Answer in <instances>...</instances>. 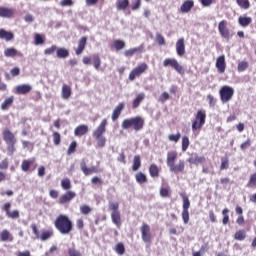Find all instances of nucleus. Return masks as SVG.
I'll list each match as a JSON object with an SVG mask.
<instances>
[{
	"label": "nucleus",
	"instance_id": "1",
	"mask_svg": "<svg viewBox=\"0 0 256 256\" xmlns=\"http://www.w3.org/2000/svg\"><path fill=\"white\" fill-rule=\"evenodd\" d=\"M54 227L61 235H69L73 231V221H71L69 216L60 214L54 221Z\"/></svg>",
	"mask_w": 256,
	"mask_h": 256
},
{
	"label": "nucleus",
	"instance_id": "2",
	"mask_svg": "<svg viewBox=\"0 0 256 256\" xmlns=\"http://www.w3.org/2000/svg\"><path fill=\"white\" fill-rule=\"evenodd\" d=\"M177 151H169L166 157V165L169 167L171 173H183L185 171V160H179L177 164Z\"/></svg>",
	"mask_w": 256,
	"mask_h": 256
},
{
	"label": "nucleus",
	"instance_id": "3",
	"mask_svg": "<svg viewBox=\"0 0 256 256\" xmlns=\"http://www.w3.org/2000/svg\"><path fill=\"white\" fill-rule=\"evenodd\" d=\"M107 131V119H103L98 127L93 131L92 136L96 140V149H103L107 145V138L105 132Z\"/></svg>",
	"mask_w": 256,
	"mask_h": 256
},
{
	"label": "nucleus",
	"instance_id": "4",
	"mask_svg": "<svg viewBox=\"0 0 256 256\" xmlns=\"http://www.w3.org/2000/svg\"><path fill=\"white\" fill-rule=\"evenodd\" d=\"M122 129H133V131H142L145 127V119L141 116L124 119L121 125Z\"/></svg>",
	"mask_w": 256,
	"mask_h": 256
},
{
	"label": "nucleus",
	"instance_id": "5",
	"mask_svg": "<svg viewBox=\"0 0 256 256\" xmlns=\"http://www.w3.org/2000/svg\"><path fill=\"white\" fill-rule=\"evenodd\" d=\"M3 141L7 145V153L8 155H15V151H17V138L15 137V134L11 132L9 129H4L2 132Z\"/></svg>",
	"mask_w": 256,
	"mask_h": 256
},
{
	"label": "nucleus",
	"instance_id": "6",
	"mask_svg": "<svg viewBox=\"0 0 256 256\" xmlns=\"http://www.w3.org/2000/svg\"><path fill=\"white\" fill-rule=\"evenodd\" d=\"M109 211H111V221L118 229H121V212L119 211V202H110L108 205Z\"/></svg>",
	"mask_w": 256,
	"mask_h": 256
},
{
	"label": "nucleus",
	"instance_id": "7",
	"mask_svg": "<svg viewBox=\"0 0 256 256\" xmlns=\"http://www.w3.org/2000/svg\"><path fill=\"white\" fill-rule=\"evenodd\" d=\"M207 119V112L203 109L197 111L195 120L192 122V131H201Z\"/></svg>",
	"mask_w": 256,
	"mask_h": 256
},
{
	"label": "nucleus",
	"instance_id": "8",
	"mask_svg": "<svg viewBox=\"0 0 256 256\" xmlns=\"http://www.w3.org/2000/svg\"><path fill=\"white\" fill-rule=\"evenodd\" d=\"M220 100L223 103H229L231 99H233V96L235 95V89L231 86H222L219 90Z\"/></svg>",
	"mask_w": 256,
	"mask_h": 256
},
{
	"label": "nucleus",
	"instance_id": "9",
	"mask_svg": "<svg viewBox=\"0 0 256 256\" xmlns=\"http://www.w3.org/2000/svg\"><path fill=\"white\" fill-rule=\"evenodd\" d=\"M149 69V65L143 62L140 65L134 67L129 73L128 79L129 81H135L136 77H141L143 73H145Z\"/></svg>",
	"mask_w": 256,
	"mask_h": 256
},
{
	"label": "nucleus",
	"instance_id": "10",
	"mask_svg": "<svg viewBox=\"0 0 256 256\" xmlns=\"http://www.w3.org/2000/svg\"><path fill=\"white\" fill-rule=\"evenodd\" d=\"M163 67H172V69H175L177 73H179L180 75L185 74V70L183 69V66H181V64H179V61H177V59L175 58L164 59Z\"/></svg>",
	"mask_w": 256,
	"mask_h": 256
},
{
	"label": "nucleus",
	"instance_id": "11",
	"mask_svg": "<svg viewBox=\"0 0 256 256\" xmlns=\"http://www.w3.org/2000/svg\"><path fill=\"white\" fill-rule=\"evenodd\" d=\"M183 205H182V219L184 224L187 225L189 223V208L191 207V201H189V197L181 194Z\"/></svg>",
	"mask_w": 256,
	"mask_h": 256
},
{
	"label": "nucleus",
	"instance_id": "12",
	"mask_svg": "<svg viewBox=\"0 0 256 256\" xmlns=\"http://www.w3.org/2000/svg\"><path fill=\"white\" fill-rule=\"evenodd\" d=\"M218 31L222 39H226V41H229V39L233 37V34H231V30H229V27H227V20H221L219 22Z\"/></svg>",
	"mask_w": 256,
	"mask_h": 256
},
{
	"label": "nucleus",
	"instance_id": "13",
	"mask_svg": "<svg viewBox=\"0 0 256 256\" xmlns=\"http://www.w3.org/2000/svg\"><path fill=\"white\" fill-rule=\"evenodd\" d=\"M2 210L8 219H19L21 217L19 210H11V202H5L2 206Z\"/></svg>",
	"mask_w": 256,
	"mask_h": 256
},
{
	"label": "nucleus",
	"instance_id": "14",
	"mask_svg": "<svg viewBox=\"0 0 256 256\" xmlns=\"http://www.w3.org/2000/svg\"><path fill=\"white\" fill-rule=\"evenodd\" d=\"M75 197H77V194L74 191L67 190L66 193L59 197L58 203L60 205H67V203H71Z\"/></svg>",
	"mask_w": 256,
	"mask_h": 256
},
{
	"label": "nucleus",
	"instance_id": "15",
	"mask_svg": "<svg viewBox=\"0 0 256 256\" xmlns=\"http://www.w3.org/2000/svg\"><path fill=\"white\" fill-rule=\"evenodd\" d=\"M80 169L82 173H84L85 177H89V175H93V173H99L101 170L97 168V166L87 167V162L85 160H81Z\"/></svg>",
	"mask_w": 256,
	"mask_h": 256
},
{
	"label": "nucleus",
	"instance_id": "16",
	"mask_svg": "<svg viewBox=\"0 0 256 256\" xmlns=\"http://www.w3.org/2000/svg\"><path fill=\"white\" fill-rule=\"evenodd\" d=\"M140 231L142 235V241L144 243H151V239H153L151 236V227L148 224H143L140 227Z\"/></svg>",
	"mask_w": 256,
	"mask_h": 256
},
{
	"label": "nucleus",
	"instance_id": "17",
	"mask_svg": "<svg viewBox=\"0 0 256 256\" xmlns=\"http://www.w3.org/2000/svg\"><path fill=\"white\" fill-rule=\"evenodd\" d=\"M0 17L3 19H13V17H15V9L0 6Z\"/></svg>",
	"mask_w": 256,
	"mask_h": 256
},
{
	"label": "nucleus",
	"instance_id": "18",
	"mask_svg": "<svg viewBox=\"0 0 256 256\" xmlns=\"http://www.w3.org/2000/svg\"><path fill=\"white\" fill-rule=\"evenodd\" d=\"M35 157L30 158V159H24L21 163V171L24 173H29V171H32L31 168L33 165H35Z\"/></svg>",
	"mask_w": 256,
	"mask_h": 256
},
{
	"label": "nucleus",
	"instance_id": "19",
	"mask_svg": "<svg viewBox=\"0 0 256 256\" xmlns=\"http://www.w3.org/2000/svg\"><path fill=\"white\" fill-rule=\"evenodd\" d=\"M216 69L218 73H225V69H227V63L225 62V55H221L216 59Z\"/></svg>",
	"mask_w": 256,
	"mask_h": 256
},
{
	"label": "nucleus",
	"instance_id": "20",
	"mask_svg": "<svg viewBox=\"0 0 256 256\" xmlns=\"http://www.w3.org/2000/svg\"><path fill=\"white\" fill-rule=\"evenodd\" d=\"M33 87L29 84H21L16 86L15 93L17 95H27V93H31Z\"/></svg>",
	"mask_w": 256,
	"mask_h": 256
},
{
	"label": "nucleus",
	"instance_id": "21",
	"mask_svg": "<svg viewBox=\"0 0 256 256\" xmlns=\"http://www.w3.org/2000/svg\"><path fill=\"white\" fill-rule=\"evenodd\" d=\"M176 53L178 57L185 55V38H179L176 42Z\"/></svg>",
	"mask_w": 256,
	"mask_h": 256
},
{
	"label": "nucleus",
	"instance_id": "22",
	"mask_svg": "<svg viewBox=\"0 0 256 256\" xmlns=\"http://www.w3.org/2000/svg\"><path fill=\"white\" fill-rule=\"evenodd\" d=\"M125 109V103L120 102L115 109L112 112V116L111 119L112 121H117V119H119V117H121V113L122 111Z\"/></svg>",
	"mask_w": 256,
	"mask_h": 256
},
{
	"label": "nucleus",
	"instance_id": "23",
	"mask_svg": "<svg viewBox=\"0 0 256 256\" xmlns=\"http://www.w3.org/2000/svg\"><path fill=\"white\" fill-rule=\"evenodd\" d=\"M125 109V103L120 102L115 109L112 112V116L111 119L112 121H117V119H119V117H121V113L122 111Z\"/></svg>",
	"mask_w": 256,
	"mask_h": 256
},
{
	"label": "nucleus",
	"instance_id": "24",
	"mask_svg": "<svg viewBox=\"0 0 256 256\" xmlns=\"http://www.w3.org/2000/svg\"><path fill=\"white\" fill-rule=\"evenodd\" d=\"M125 109V103L120 102L115 109L112 112V116L111 119L112 121H117V119H119V117H121V113L122 111Z\"/></svg>",
	"mask_w": 256,
	"mask_h": 256
},
{
	"label": "nucleus",
	"instance_id": "25",
	"mask_svg": "<svg viewBox=\"0 0 256 256\" xmlns=\"http://www.w3.org/2000/svg\"><path fill=\"white\" fill-rule=\"evenodd\" d=\"M14 237L13 234H11V232L7 229H4L0 232V241H2L3 243H6L7 241L9 243H12V241H14Z\"/></svg>",
	"mask_w": 256,
	"mask_h": 256
},
{
	"label": "nucleus",
	"instance_id": "26",
	"mask_svg": "<svg viewBox=\"0 0 256 256\" xmlns=\"http://www.w3.org/2000/svg\"><path fill=\"white\" fill-rule=\"evenodd\" d=\"M89 133V126L82 124L75 128L74 135L75 137H83V135H87Z\"/></svg>",
	"mask_w": 256,
	"mask_h": 256
},
{
	"label": "nucleus",
	"instance_id": "27",
	"mask_svg": "<svg viewBox=\"0 0 256 256\" xmlns=\"http://www.w3.org/2000/svg\"><path fill=\"white\" fill-rule=\"evenodd\" d=\"M87 45V37L83 36L78 41V47L75 50L76 55H81L85 51V46Z\"/></svg>",
	"mask_w": 256,
	"mask_h": 256
},
{
	"label": "nucleus",
	"instance_id": "28",
	"mask_svg": "<svg viewBox=\"0 0 256 256\" xmlns=\"http://www.w3.org/2000/svg\"><path fill=\"white\" fill-rule=\"evenodd\" d=\"M15 102V96H9L7 97L0 105V109L2 111H7L9 109V107H11L13 105V103Z\"/></svg>",
	"mask_w": 256,
	"mask_h": 256
},
{
	"label": "nucleus",
	"instance_id": "29",
	"mask_svg": "<svg viewBox=\"0 0 256 256\" xmlns=\"http://www.w3.org/2000/svg\"><path fill=\"white\" fill-rule=\"evenodd\" d=\"M148 171L152 179H157V177H159V174L161 173V168H159L157 164H150Z\"/></svg>",
	"mask_w": 256,
	"mask_h": 256
},
{
	"label": "nucleus",
	"instance_id": "30",
	"mask_svg": "<svg viewBox=\"0 0 256 256\" xmlns=\"http://www.w3.org/2000/svg\"><path fill=\"white\" fill-rule=\"evenodd\" d=\"M192 7H195V2L193 0H186L180 7L181 13H189Z\"/></svg>",
	"mask_w": 256,
	"mask_h": 256
},
{
	"label": "nucleus",
	"instance_id": "31",
	"mask_svg": "<svg viewBox=\"0 0 256 256\" xmlns=\"http://www.w3.org/2000/svg\"><path fill=\"white\" fill-rule=\"evenodd\" d=\"M0 39H5L7 42L13 41L15 39V35L11 31H7L5 29H0Z\"/></svg>",
	"mask_w": 256,
	"mask_h": 256
},
{
	"label": "nucleus",
	"instance_id": "32",
	"mask_svg": "<svg viewBox=\"0 0 256 256\" xmlns=\"http://www.w3.org/2000/svg\"><path fill=\"white\" fill-rule=\"evenodd\" d=\"M205 161H206L205 156H197V155L191 156L188 159V163H190L191 165H199V163H205Z\"/></svg>",
	"mask_w": 256,
	"mask_h": 256
},
{
	"label": "nucleus",
	"instance_id": "33",
	"mask_svg": "<svg viewBox=\"0 0 256 256\" xmlns=\"http://www.w3.org/2000/svg\"><path fill=\"white\" fill-rule=\"evenodd\" d=\"M238 23L241 27H249L250 23H253V19L249 16H240Z\"/></svg>",
	"mask_w": 256,
	"mask_h": 256
},
{
	"label": "nucleus",
	"instance_id": "34",
	"mask_svg": "<svg viewBox=\"0 0 256 256\" xmlns=\"http://www.w3.org/2000/svg\"><path fill=\"white\" fill-rule=\"evenodd\" d=\"M234 239L236 241H245L247 239V231L245 229L237 230L234 234Z\"/></svg>",
	"mask_w": 256,
	"mask_h": 256
},
{
	"label": "nucleus",
	"instance_id": "35",
	"mask_svg": "<svg viewBox=\"0 0 256 256\" xmlns=\"http://www.w3.org/2000/svg\"><path fill=\"white\" fill-rule=\"evenodd\" d=\"M135 53H143V46L131 48V49L124 51L125 57H133V55H135Z\"/></svg>",
	"mask_w": 256,
	"mask_h": 256
},
{
	"label": "nucleus",
	"instance_id": "36",
	"mask_svg": "<svg viewBox=\"0 0 256 256\" xmlns=\"http://www.w3.org/2000/svg\"><path fill=\"white\" fill-rule=\"evenodd\" d=\"M135 179L138 185H145V183H147V175H145L143 172H137L135 174Z\"/></svg>",
	"mask_w": 256,
	"mask_h": 256
},
{
	"label": "nucleus",
	"instance_id": "37",
	"mask_svg": "<svg viewBox=\"0 0 256 256\" xmlns=\"http://www.w3.org/2000/svg\"><path fill=\"white\" fill-rule=\"evenodd\" d=\"M56 56L58 59H67L69 57V50L66 48H57Z\"/></svg>",
	"mask_w": 256,
	"mask_h": 256
},
{
	"label": "nucleus",
	"instance_id": "38",
	"mask_svg": "<svg viewBox=\"0 0 256 256\" xmlns=\"http://www.w3.org/2000/svg\"><path fill=\"white\" fill-rule=\"evenodd\" d=\"M129 7V0H118L116 2L117 11H125Z\"/></svg>",
	"mask_w": 256,
	"mask_h": 256
},
{
	"label": "nucleus",
	"instance_id": "39",
	"mask_svg": "<svg viewBox=\"0 0 256 256\" xmlns=\"http://www.w3.org/2000/svg\"><path fill=\"white\" fill-rule=\"evenodd\" d=\"M62 99H69L71 97V87L67 84H64L62 86V92H61Z\"/></svg>",
	"mask_w": 256,
	"mask_h": 256
},
{
	"label": "nucleus",
	"instance_id": "40",
	"mask_svg": "<svg viewBox=\"0 0 256 256\" xmlns=\"http://www.w3.org/2000/svg\"><path fill=\"white\" fill-rule=\"evenodd\" d=\"M141 168V156L135 155L133 158L132 171H139Z\"/></svg>",
	"mask_w": 256,
	"mask_h": 256
},
{
	"label": "nucleus",
	"instance_id": "41",
	"mask_svg": "<svg viewBox=\"0 0 256 256\" xmlns=\"http://www.w3.org/2000/svg\"><path fill=\"white\" fill-rule=\"evenodd\" d=\"M53 236V230H43L40 234V241H47Z\"/></svg>",
	"mask_w": 256,
	"mask_h": 256
},
{
	"label": "nucleus",
	"instance_id": "42",
	"mask_svg": "<svg viewBox=\"0 0 256 256\" xmlns=\"http://www.w3.org/2000/svg\"><path fill=\"white\" fill-rule=\"evenodd\" d=\"M144 99H145V94L143 93L138 94L137 97L132 102L133 109H137V107L141 105V101H143Z\"/></svg>",
	"mask_w": 256,
	"mask_h": 256
},
{
	"label": "nucleus",
	"instance_id": "43",
	"mask_svg": "<svg viewBox=\"0 0 256 256\" xmlns=\"http://www.w3.org/2000/svg\"><path fill=\"white\" fill-rule=\"evenodd\" d=\"M236 3L240 9H244V11H247L251 7V2L249 0H236Z\"/></svg>",
	"mask_w": 256,
	"mask_h": 256
},
{
	"label": "nucleus",
	"instance_id": "44",
	"mask_svg": "<svg viewBox=\"0 0 256 256\" xmlns=\"http://www.w3.org/2000/svg\"><path fill=\"white\" fill-rule=\"evenodd\" d=\"M247 187L249 189H256V172L250 175V178L247 182Z\"/></svg>",
	"mask_w": 256,
	"mask_h": 256
},
{
	"label": "nucleus",
	"instance_id": "45",
	"mask_svg": "<svg viewBox=\"0 0 256 256\" xmlns=\"http://www.w3.org/2000/svg\"><path fill=\"white\" fill-rule=\"evenodd\" d=\"M5 57H17L19 55V52L15 48H6L4 50Z\"/></svg>",
	"mask_w": 256,
	"mask_h": 256
},
{
	"label": "nucleus",
	"instance_id": "46",
	"mask_svg": "<svg viewBox=\"0 0 256 256\" xmlns=\"http://www.w3.org/2000/svg\"><path fill=\"white\" fill-rule=\"evenodd\" d=\"M92 63L94 68L96 70H99V68L101 67V57L99 56V54H94L92 56Z\"/></svg>",
	"mask_w": 256,
	"mask_h": 256
},
{
	"label": "nucleus",
	"instance_id": "47",
	"mask_svg": "<svg viewBox=\"0 0 256 256\" xmlns=\"http://www.w3.org/2000/svg\"><path fill=\"white\" fill-rule=\"evenodd\" d=\"M52 139H53V144L58 147V145H61V134L57 131H54L52 133Z\"/></svg>",
	"mask_w": 256,
	"mask_h": 256
},
{
	"label": "nucleus",
	"instance_id": "48",
	"mask_svg": "<svg viewBox=\"0 0 256 256\" xmlns=\"http://www.w3.org/2000/svg\"><path fill=\"white\" fill-rule=\"evenodd\" d=\"M61 187L64 191H70L69 189H71V180L69 178L62 179Z\"/></svg>",
	"mask_w": 256,
	"mask_h": 256
},
{
	"label": "nucleus",
	"instance_id": "49",
	"mask_svg": "<svg viewBox=\"0 0 256 256\" xmlns=\"http://www.w3.org/2000/svg\"><path fill=\"white\" fill-rule=\"evenodd\" d=\"M237 69L239 73H243V71H247V69H249V62L241 61L240 63H238Z\"/></svg>",
	"mask_w": 256,
	"mask_h": 256
},
{
	"label": "nucleus",
	"instance_id": "50",
	"mask_svg": "<svg viewBox=\"0 0 256 256\" xmlns=\"http://www.w3.org/2000/svg\"><path fill=\"white\" fill-rule=\"evenodd\" d=\"M180 139H181V132L168 135V141H171L172 143H179Z\"/></svg>",
	"mask_w": 256,
	"mask_h": 256
},
{
	"label": "nucleus",
	"instance_id": "51",
	"mask_svg": "<svg viewBox=\"0 0 256 256\" xmlns=\"http://www.w3.org/2000/svg\"><path fill=\"white\" fill-rule=\"evenodd\" d=\"M34 43L35 45H43V43H45V36L41 34H35Z\"/></svg>",
	"mask_w": 256,
	"mask_h": 256
},
{
	"label": "nucleus",
	"instance_id": "52",
	"mask_svg": "<svg viewBox=\"0 0 256 256\" xmlns=\"http://www.w3.org/2000/svg\"><path fill=\"white\" fill-rule=\"evenodd\" d=\"M115 251L118 255H124L125 254V245L123 243L119 242L115 246Z\"/></svg>",
	"mask_w": 256,
	"mask_h": 256
},
{
	"label": "nucleus",
	"instance_id": "53",
	"mask_svg": "<svg viewBox=\"0 0 256 256\" xmlns=\"http://www.w3.org/2000/svg\"><path fill=\"white\" fill-rule=\"evenodd\" d=\"M114 49H116V51H121V49H125V42L123 40H115Z\"/></svg>",
	"mask_w": 256,
	"mask_h": 256
},
{
	"label": "nucleus",
	"instance_id": "54",
	"mask_svg": "<svg viewBox=\"0 0 256 256\" xmlns=\"http://www.w3.org/2000/svg\"><path fill=\"white\" fill-rule=\"evenodd\" d=\"M77 149V142L72 141L67 149V155H73Z\"/></svg>",
	"mask_w": 256,
	"mask_h": 256
},
{
	"label": "nucleus",
	"instance_id": "55",
	"mask_svg": "<svg viewBox=\"0 0 256 256\" xmlns=\"http://www.w3.org/2000/svg\"><path fill=\"white\" fill-rule=\"evenodd\" d=\"M222 215H223V219H222L223 225H228V223H229V210H228V208H225L222 211Z\"/></svg>",
	"mask_w": 256,
	"mask_h": 256
},
{
	"label": "nucleus",
	"instance_id": "56",
	"mask_svg": "<svg viewBox=\"0 0 256 256\" xmlns=\"http://www.w3.org/2000/svg\"><path fill=\"white\" fill-rule=\"evenodd\" d=\"M189 136H183L182 137V151H187L189 149Z\"/></svg>",
	"mask_w": 256,
	"mask_h": 256
},
{
	"label": "nucleus",
	"instance_id": "57",
	"mask_svg": "<svg viewBox=\"0 0 256 256\" xmlns=\"http://www.w3.org/2000/svg\"><path fill=\"white\" fill-rule=\"evenodd\" d=\"M7 169H9V158H4L0 162V170L5 171Z\"/></svg>",
	"mask_w": 256,
	"mask_h": 256
},
{
	"label": "nucleus",
	"instance_id": "58",
	"mask_svg": "<svg viewBox=\"0 0 256 256\" xmlns=\"http://www.w3.org/2000/svg\"><path fill=\"white\" fill-rule=\"evenodd\" d=\"M57 46L56 45H52L51 47L49 48H46L44 50V55H53V53H57Z\"/></svg>",
	"mask_w": 256,
	"mask_h": 256
},
{
	"label": "nucleus",
	"instance_id": "59",
	"mask_svg": "<svg viewBox=\"0 0 256 256\" xmlns=\"http://www.w3.org/2000/svg\"><path fill=\"white\" fill-rule=\"evenodd\" d=\"M31 229H32V232L34 233L35 237H34V240L35 239H40L41 237V234H39V228H37V224H31Z\"/></svg>",
	"mask_w": 256,
	"mask_h": 256
},
{
	"label": "nucleus",
	"instance_id": "60",
	"mask_svg": "<svg viewBox=\"0 0 256 256\" xmlns=\"http://www.w3.org/2000/svg\"><path fill=\"white\" fill-rule=\"evenodd\" d=\"M80 213L82 215H89V213H91V207H89L88 205L80 206Z\"/></svg>",
	"mask_w": 256,
	"mask_h": 256
},
{
	"label": "nucleus",
	"instance_id": "61",
	"mask_svg": "<svg viewBox=\"0 0 256 256\" xmlns=\"http://www.w3.org/2000/svg\"><path fill=\"white\" fill-rule=\"evenodd\" d=\"M249 147H251V140L250 138H247V140L240 145V149L241 151H246Z\"/></svg>",
	"mask_w": 256,
	"mask_h": 256
},
{
	"label": "nucleus",
	"instance_id": "62",
	"mask_svg": "<svg viewBox=\"0 0 256 256\" xmlns=\"http://www.w3.org/2000/svg\"><path fill=\"white\" fill-rule=\"evenodd\" d=\"M156 42L158 45H165V37H163V35L157 33L156 34Z\"/></svg>",
	"mask_w": 256,
	"mask_h": 256
},
{
	"label": "nucleus",
	"instance_id": "63",
	"mask_svg": "<svg viewBox=\"0 0 256 256\" xmlns=\"http://www.w3.org/2000/svg\"><path fill=\"white\" fill-rule=\"evenodd\" d=\"M68 255L69 256H82L81 252H79V250H77L75 248H69L68 249Z\"/></svg>",
	"mask_w": 256,
	"mask_h": 256
},
{
	"label": "nucleus",
	"instance_id": "64",
	"mask_svg": "<svg viewBox=\"0 0 256 256\" xmlns=\"http://www.w3.org/2000/svg\"><path fill=\"white\" fill-rule=\"evenodd\" d=\"M160 197H170L169 188H160Z\"/></svg>",
	"mask_w": 256,
	"mask_h": 256
}]
</instances>
